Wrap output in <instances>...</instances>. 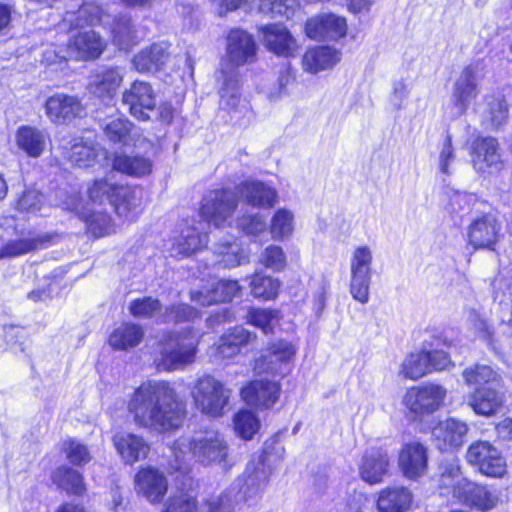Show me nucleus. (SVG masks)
<instances>
[{"label": "nucleus", "mask_w": 512, "mask_h": 512, "mask_svg": "<svg viewBox=\"0 0 512 512\" xmlns=\"http://www.w3.org/2000/svg\"><path fill=\"white\" fill-rule=\"evenodd\" d=\"M254 54L253 36L241 29H233L227 36L226 59L221 70H235L247 63Z\"/></svg>", "instance_id": "13"}, {"label": "nucleus", "mask_w": 512, "mask_h": 512, "mask_svg": "<svg viewBox=\"0 0 512 512\" xmlns=\"http://www.w3.org/2000/svg\"><path fill=\"white\" fill-rule=\"evenodd\" d=\"M281 287L279 279L272 276L258 277V298L274 299Z\"/></svg>", "instance_id": "62"}, {"label": "nucleus", "mask_w": 512, "mask_h": 512, "mask_svg": "<svg viewBox=\"0 0 512 512\" xmlns=\"http://www.w3.org/2000/svg\"><path fill=\"white\" fill-rule=\"evenodd\" d=\"M103 10L96 3H85L77 11L65 13L63 23L71 28L83 27L87 24H95L102 20Z\"/></svg>", "instance_id": "45"}, {"label": "nucleus", "mask_w": 512, "mask_h": 512, "mask_svg": "<svg viewBox=\"0 0 512 512\" xmlns=\"http://www.w3.org/2000/svg\"><path fill=\"white\" fill-rule=\"evenodd\" d=\"M241 201V216L237 219V225L244 233L254 236L256 233V214L254 212L256 206V183L254 181H246L239 186Z\"/></svg>", "instance_id": "24"}, {"label": "nucleus", "mask_w": 512, "mask_h": 512, "mask_svg": "<svg viewBox=\"0 0 512 512\" xmlns=\"http://www.w3.org/2000/svg\"><path fill=\"white\" fill-rule=\"evenodd\" d=\"M295 229V215L287 208L277 209L268 225V231L274 241H286L290 239Z\"/></svg>", "instance_id": "37"}, {"label": "nucleus", "mask_w": 512, "mask_h": 512, "mask_svg": "<svg viewBox=\"0 0 512 512\" xmlns=\"http://www.w3.org/2000/svg\"><path fill=\"white\" fill-rule=\"evenodd\" d=\"M347 29L346 19L333 13L316 15L305 24L306 35L313 40H338L346 36Z\"/></svg>", "instance_id": "12"}, {"label": "nucleus", "mask_w": 512, "mask_h": 512, "mask_svg": "<svg viewBox=\"0 0 512 512\" xmlns=\"http://www.w3.org/2000/svg\"><path fill=\"white\" fill-rule=\"evenodd\" d=\"M447 396V390L439 384L429 383L408 389L403 397L404 406L417 416L437 411Z\"/></svg>", "instance_id": "8"}, {"label": "nucleus", "mask_w": 512, "mask_h": 512, "mask_svg": "<svg viewBox=\"0 0 512 512\" xmlns=\"http://www.w3.org/2000/svg\"><path fill=\"white\" fill-rule=\"evenodd\" d=\"M196 508V499L194 492L189 489H177L169 498L168 510H179V512H192Z\"/></svg>", "instance_id": "56"}, {"label": "nucleus", "mask_w": 512, "mask_h": 512, "mask_svg": "<svg viewBox=\"0 0 512 512\" xmlns=\"http://www.w3.org/2000/svg\"><path fill=\"white\" fill-rule=\"evenodd\" d=\"M464 484L466 485V489L459 500L460 503L480 510L496 508L499 502V496L495 489L472 482Z\"/></svg>", "instance_id": "29"}, {"label": "nucleus", "mask_w": 512, "mask_h": 512, "mask_svg": "<svg viewBox=\"0 0 512 512\" xmlns=\"http://www.w3.org/2000/svg\"><path fill=\"white\" fill-rule=\"evenodd\" d=\"M51 234H36L32 231L21 232L20 238L11 240L3 247L1 257H16L43 248L52 241Z\"/></svg>", "instance_id": "27"}, {"label": "nucleus", "mask_w": 512, "mask_h": 512, "mask_svg": "<svg viewBox=\"0 0 512 512\" xmlns=\"http://www.w3.org/2000/svg\"><path fill=\"white\" fill-rule=\"evenodd\" d=\"M379 512H405L412 507V494L404 487L387 488L377 500Z\"/></svg>", "instance_id": "32"}, {"label": "nucleus", "mask_w": 512, "mask_h": 512, "mask_svg": "<svg viewBox=\"0 0 512 512\" xmlns=\"http://www.w3.org/2000/svg\"><path fill=\"white\" fill-rule=\"evenodd\" d=\"M501 231V225L492 215L475 219L467 229L468 242L474 249L494 250Z\"/></svg>", "instance_id": "14"}, {"label": "nucleus", "mask_w": 512, "mask_h": 512, "mask_svg": "<svg viewBox=\"0 0 512 512\" xmlns=\"http://www.w3.org/2000/svg\"><path fill=\"white\" fill-rule=\"evenodd\" d=\"M467 461L489 477H502L507 471V464L501 452L488 441L471 444L466 453Z\"/></svg>", "instance_id": "9"}, {"label": "nucleus", "mask_w": 512, "mask_h": 512, "mask_svg": "<svg viewBox=\"0 0 512 512\" xmlns=\"http://www.w3.org/2000/svg\"><path fill=\"white\" fill-rule=\"evenodd\" d=\"M428 451L419 441L404 444L399 452L398 466L403 475L409 479L423 476L427 470Z\"/></svg>", "instance_id": "15"}, {"label": "nucleus", "mask_w": 512, "mask_h": 512, "mask_svg": "<svg viewBox=\"0 0 512 512\" xmlns=\"http://www.w3.org/2000/svg\"><path fill=\"white\" fill-rule=\"evenodd\" d=\"M104 50V42L93 30L79 32L69 41L66 53L70 59L90 60L98 58Z\"/></svg>", "instance_id": "19"}, {"label": "nucleus", "mask_w": 512, "mask_h": 512, "mask_svg": "<svg viewBox=\"0 0 512 512\" xmlns=\"http://www.w3.org/2000/svg\"><path fill=\"white\" fill-rule=\"evenodd\" d=\"M296 6L297 0H260L259 10L288 18Z\"/></svg>", "instance_id": "59"}, {"label": "nucleus", "mask_w": 512, "mask_h": 512, "mask_svg": "<svg viewBox=\"0 0 512 512\" xmlns=\"http://www.w3.org/2000/svg\"><path fill=\"white\" fill-rule=\"evenodd\" d=\"M198 336L191 330L165 333L158 342L155 364L158 369L173 371L191 364L195 360Z\"/></svg>", "instance_id": "4"}, {"label": "nucleus", "mask_w": 512, "mask_h": 512, "mask_svg": "<svg viewBox=\"0 0 512 512\" xmlns=\"http://www.w3.org/2000/svg\"><path fill=\"white\" fill-rule=\"evenodd\" d=\"M282 315L276 309H258V328L263 333H274L275 329L280 325Z\"/></svg>", "instance_id": "60"}, {"label": "nucleus", "mask_w": 512, "mask_h": 512, "mask_svg": "<svg viewBox=\"0 0 512 512\" xmlns=\"http://www.w3.org/2000/svg\"><path fill=\"white\" fill-rule=\"evenodd\" d=\"M138 492L151 503H160L168 490V481L158 469L147 467L135 476Z\"/></svg>", "instance_id": "18"}, {"label": "nucleus", "mask_w": 512, "mask_h": 512, "mask_svg": "<svg viewBox=\"0 0 512 512\" xmlns=\"http://www.w3.org/2000/svg\"><path fill=\"white\" fill-rule=\"evenodd\" d=\"M250 333L243 327H235L220 338L216 351L220 358L230 359L241 352L250 340Z\"/></svg>", "instance_id": "39"}, {"label": "nucleus", "mask_w": 512, "mask_h": 512, "mask_svg": "<svg viewBox=\"0 0 512 512\" xmlns=\"http://www.w3.org/2000/svg\"><path fill=\"white\" fill-rule=\"evenodd\" d=\"M161 303L158 299L144 297L131 301L130 313L136 318H150L161 311Z\"/></svg>", "instance_id": "54"}, {"label": "nucleus", "mask_w": 512, "mask_h": 512, "mask_svg": "<svg viewBox=\"0 0 512 512\" xmlns=\"http://www.w3.org/2000/svg\"><path fill=\"white\" fill-rule=\"evenodd\" d=\"M298 348L295 343L286 339L269 341L262 349L258 358V373H268L284 377L289 372Z\"/></svg>", "instance_id": "7"}, {"label": "nucleus", "mask_w": 512, "mask_h": 512, "mask_svg": "<svg viewBox=\"0 0 512 512\" xmlns=\"http://www.w3.org/2000/svg\"><path fill=\"white\" fill-rule=\"evenodd\" d=\"M481 117L483 124L491 129L505 124L508 119V105L504 97L500 94L487 96Z\"/></svg>", "instance_id": "35"}, {"label": "nucleus", "mask_w": 512, "mask_h": 512, "mask_svg": "<svg viewBox=\"0 0 512 512\" xmlns=\"http://www.w3.org/2000/svg\"><path fill=\"white\" fill-rule=\"evenodd\" d=\"M52 481L58 488L74 495H82L86 486L81 473L68 466H60L52 473Z\"/></svg>", "instance_id": "42"}, {"label": "nucleus", "mask_w": 512, "mask_h": 512, "mask_svg": "<svg viewBox=\"0 0 512 512\" xmlns=\"http://www.w3.org/2000/svg\"><path fill=\"white\" fill-rule=\"evenodd\" d=\"M123 81L117 68L95 73L89 82L90 91L99 98H112Z\"/></svg>", "instance_id": "31"}, {"label": "nucleus", "mask_w": 512, "mask_h": 512, "mask_svg": "<svg viewBox=\"0 0 512 512\" xmlns=\"http://www.w3.org/2000/svg\"><path fill=\"white\" fill-rule=\"evenodd\" d=\"M223 78L222 86L219 89L220 108L231 112L240 105L239 79L235 70H221Z\"/></svg>", "instance_id": "36"}, {"label": "nucleus", "mask_w": 512, "mask_h": 512, "mask_svg": "<svg viewBox=\"0 0 512 512\" xmlns=\"http://www.w3.org/2000/svg\"><path fill=\"white\" fill-rule=\"evenodd\" d=\"M236 205V195L232 191L214 190L204 197L200 212L209 223L219 227L232 216Z\"/></svg>", "instance_id": "11"}, {"label": "nucleus", "mask_w": 512, "mask_h": 512, "mask_svg": "<svg viewBox=\"0 0 512 512\" xmlns=\"http://www.w3.org/2000/svg\"><path fill=\"white\" fill-rule=\"evenodd\" d=\"M255 426L256 416L253 409L241 410L234 417V429L245 440L253 438L256 433Z\"/></svg>", "instance_id": "53"}, {"label": "nucleus", "mask_w": 512, "mask_h": 512, "mask_svg": "<svg viewBox=\"0 0 512 512\" xmlns=\"http://www.w3.org/2000/svg\"><path fill=\"white\" fill-rule=\"evenodd\" d=\"M217 253L223 256V263L226 267L241 265L245 260V255L236 243L220 245Z\"/></svg>", "instance_id": "61"}, {"label": "nucleus", "mask_w": 512, "mask_h": 512, "mask_svg": "<svg viewBox=\"0 0 512 512\" xmlns=\"http://www.w3.org/2000/svg\"><path fill=\"white\" fill-rule=\"evenodd\" d=\"M137 426L164 433L178 429L186 417V405L175 388L164 380L143 382L127 405Z\"/></svg>", "instance_id": "1"}, {"label": "nucleus", "mask_w": 512, "mask_h": 512, "mask_svg": "<svg viewBox=\"0 0 512 512\" xmlns=\"http://www.w3.org/2000/svg\"><path fill=\"white\" fill-rule=\"evenodd\" d=\"M16 143L28 156L37 158L45 149L46 136L35 127L21 126L16 132Z\"/></svg>", "instance_id": "34"}, {"label": "nucleus", "mask_w": 512, "mask_h": 512, "mask_svg": "<svg viewBox=\"0 0 512 512\" xmlns=\"http://www.w3.org/2000/svg\"><path fill=\"white\" fill-rule=\"evenodd\" d=\"M430 371L429 356L426 351H418L409 354L401 365V373L404 377L417 380Z\"/></svg>", "instance_id": "48"}, {"label": "nucleus", "mask_w": 512, "mask_h": 512, "mask_svg": "<svg viewBox=\"0 0 512 512\" xmlns=\"http://www.w3.org/2000/svg\"><path fill=\"white\" fill-rule=\"evenodd\" d=\"M167 50L165 43H154L142 49L132 60L134 68L140 73L158 71L168 59Z\"/></svg>", "instance_id": "30"}, {"label": "nucleus", "mask_w": 512, "mask_h": 512, "mask_svg": "<svg viewBox=\"0 0 512 512\" xmlns=\"http://www.w3.org/2000/svg\"><path fill=\"white\" fill-rule=\"evenodd\" d=\"M232 390L210 375L200 377L192 387L191 396L195 407L206 416L216 418L225 414Z\"/></svg>", "instance_id": "5"}, {"label": "nucleus", "mask_w": 512, "mask_h": 512, "mask_svg": "<svg viewBox=\"0 0 512 512\" xmlns=\"http://www.w3.org/2000/svg\"><path fill=\"white\" fill-rule=\"evenodd\" d=\"M122 101L130 114L138 120L151 119L156 108V95L148 82L134 81L122 94Z\"/></svg>", "instance_id": "10"}, {"label": "nucleus", "mask_w": 512, "mask_h": 512, "mask_svg": "<svg viewBox=\"0 0 512 512\" xmlns=\"http://www.w3.org/2000/svg\"><path fill=\"white\" fill-rule=\"evenodd\" d=\"M97 157V151L91 143L83 142L79 140L75 142L69 153L68 158L71 163L78 167H89L91 166Z\"/></svg>", "instance_id": "51"}, {"label": "nucleus", "mask_w": 512, "mask_h": 512, "mask_svg": "<svg viewBox=\"0 0 512 512\" xmlns=\"http://www.w3.org/2000/svg\"><path fill=\"white\" fill-rule=\"evenodd\" d=\"M42 195L36 190L25 191L18 199L16 208L20 211L35 212L41 207Z\"/></svg>", "instance_id": "63"}, {"label": "nucleus", "mask_w": 512, "mask_h": 512, "mask_svg": "<svg viewBox=\"0 0 512 512\" xmlns=\"http://www.w3.org/2000/svg\"><path fill=\"white\" fill-rule=\"evenodd\" d=\"M207 244V235L199 234L194 227H188L181 232L173 244L172 252L176 256H189Z\"/></svg>", "instance_id": "44"}, {"label": "nucleus", "mask_w": 512, "mask_h": 512, "mask_svg": "<svg viewBox=\"0 0 512 512\" xmlns=\"http://www.w3.org/2000/svg\"><path fill=\"white\" fill-rule=\"evenodd\" d=\"M281 385L278 381L262 378L258 380V412L271 409L278 401Z\"/></svg>", "instance_id": "50"}, {"label": "nucleus", "mask_w": 512, "mask_h": 512, "mask_svg": "<svg viewBox=\"0 0 512 512\" xmlns=\"http://www.w3.org/2000/svg\"><path fill=\"white\" fill-rule=\"evenodd\" d=\"M113 442L122 459L129 464L144 459L150 450L143 437L132 433L117 434Z\"/></svg>", "instance_id": "26"}, {"label": "nucleus", "mask_w": 512, "mask_h": 512, "mask_svg": "<svg viewBox=\"0 0 512 512\" xmlns=\"http://www.w3.org/2000/svg\"><path fill=\"white\" fill-rule=\"evenodd\" d=\"M473 167L482 173H491L500 170L502 167L499 145L493 137H478L472 144Z\"/></svg>", "instance_id": "16"}, {"label": "nucleus", "mask_w": 512, "mask_h": 512, "mask_svg": "<svg viewBox=\"0 0 512 512\" xmlns=\"http://www.w3.org/2000/svg\"><path fill=\"white\" fill-rule=\"evenodd\" d=\"M498 387L475 388L467 395L468 406L480 416L489 417L498 412L503 404V395Z\"/></svg>", "instance_id": "21"}, {"label": "nucleus", "mask_w": 512, "mask_h": 512, "mask_svg": "<svg viewBox=\"0 0 512 512\" xmlns=\"http://www.w3.org/2000/svg\"><path fill=\"white\" fill-rule=\"evenodd\" d=\"M265 45L268 50L279 56L292 57L297 53L298 45L286 27L270 25L264 30Z\"/></svg>", "instance_id": "23"}, {"label": "nucleus", "mask_w": 512, "mask_h": 512, "mask_svg": "<svg viewBox=\"0 0 512 512\" xmlns=\"http://www.w3.org/2000/svg\"><path fill=\"white\" fill-rule=\"evenodd\" d=\"M63 449L66 453L67 459L74 465L82 466L91 460L87 446L74 439L65 441Z\"/></svg>", "instance_id": "57"}, {"label": "nucleus", "mask_w": 512, "mask_h": 512, "mask_svg": "<svg viewBox=\"0 0 512 512\" xmlns=\"http://www.w3.org/2000/svg\"><path fill=\"white\" fill-rule=\"evenodd\" d=\"M89 208H87V222L89 230L96 237H102L109 234L112 230V220L109 212L111 211L107 202L103 205L94 204L89 198Z\"/></svg>", "instance_id": "41"}, {"label": "nucleus", "mask_w": 512, "mask_h": 512, "mask_svg": "<svg viewBox=\"0 0 512 512\" xmlns=\"http://www.w3.org/2000/svg\"><path fill=\"white\" fill-rule=\"evenodd\" d=\"M260 262L273 271H282L287 265V258L281 246L271 244L263 250Z\"/></svg>", "instance_id": "55"}, {"label": "nucleus", "mask_w": 512, "mask_h": 512, "mask_svg": "<svg viewBox=\"0 0 512 512\" xmlns=\"http://www.w3.org/2000/svg\"><path fill=\"white\" fill-rule=\"evenodd\" d=\"M113 42L121 49H128L137 42L132 20L127 15L116 16L112 27Z\"/></svg>", "instance_id": "46"}, {"label": "nucleus", "mask_w": 512, "mask_h": 512, "mask_svg": "<svg viewBox=\"0 0 512 512\" xmlns=\"http://www.w3.org/2000/svg\"><path fill=\"white\" fill-rule=\"evenodd\" d=\"M101 127L110 141L123 145L129 143L133 125L121 115H110L106 117L103 119Z\"/></svg>", "instance_id": "43"}, {"label": "nucleus", "mask_w": 512, "mask_h": 512, "mask_svg": "<svg viewBox=\"0 0 512 512\" xmlns=\"http://www.w3.org/2000/svg\"><path fill=\"white\" fill-rule=\"evenodd\" d=\"M88 193L94 204L101 206L107 202L110 210L124 218L136 215L144 205L142 188L118 185L107 179L94 181Z\"/></svg>", "instance_id": "3"}, {"label": "nucleus", "mask_w": 512, "mask_h": 512, "mask_svg": "<svg viewBox=\"0 0 512 512\" xmlns=\"http://www.w3.org/2000/svg\"><path fill=\"white\" fill-rule=\"evenodd\" d=\"M340 60V52L330 46H318L306 51L303 56L305 71L316 74L333 67Z\"/></svg>", "instance_id": "28"}, {"label": "nucleus", "mask_w": 512, "mask_h": 512, "mask_svg": "<svg viewBox=\"0 0 512 512\" xmlns=\"http://www.w3.org/2000/svg\"><path fill=\"white\" fill-rule=\"evenodd\" d=\"M466 313L467 321L475 335L489 346H494L496 342L494 330L487 317L475 308H469Z\"/></svg>", "instance_id": "49"}, {"label": "nucleus", "mask_w": 512, "mask_h": 512, "mask_svg": "<svg viewBox=\"0 0 512 512\" xmlns=\"http://www.w3.org/2000/svg\"><path fill=\"white\" fill-rule=\"evenodd\" d=\"M226 450L224 441L215 431L199 433L192 439L181 437L171 448L173 460L169 462V470L171 473L179 472L186 482L191 480L187 474L192 457H196L204 464L220 463L226 457Z\"/></svg>", "instance_id": "2"}, {"label": "nucleus", "mask_w": 512, "mask_h": 512, "mask_svg": "<svg viewBox=\"0 0 512 512\" xmlns=\"http://www.w3.org/2000/svg\"><path fill=\"white\" fill-rule=\"evenodd\" d=\"M468 432L465 422L453 418L439 422L432 429V437L435 445L441 450L462 446Z\"/></svg>", "instance_id": "20"}, {"label": "nucleus", "mask_w": 512, "mask_h": 512, "mask_svg": "<svg viewBox=\"0 0 512 512\" xmlns=\"http://www.w3.org/2000/svg\"><path fill=\"white\" fill-rule=\"evenodd\" d=\"M439 476V487L444 490L443 493H451L452 496L460 500L463 495L466 485L470 481L462 476L459 461L457 459H451L443 462L440 467Z\"/></svg>", "instance_id": "25"}, {"label": "nucleus", "mask_w": 512, "mask_h": 512, "mask_svg": "<svg viewBox=\"0 0 512 512\" xmlns=\"http://www.w3.org/2000/svg\"><path fill=\"white\" fill-rule=\"evenodd\" d=\"M49 119L57 124H63L84 113V106L76 96L57 93L49 97L45 104Z\"/></svg>", "instance_id": "17"}, {"label": "nucleus", "mask_w": 512, "mask_h": 512, "mask_svg": "<svg viewBox=\"0 0 512 512\" xmlns=\"http://www.w3.org/2000/svg\"><path fill=\"white\" fill-rule=\"evenodd\" d=\"M152 161L140 155L120 154L113 160V168L121 173L133 177H143L152 171Z\"/></svg>", "instance_id": "40"}, {"label": "nucleus", "mask_w": 512, "mask_h": 512, "mask_svg": "<svg viewBox=\"0 0 512 512\" xmlns=\"http://www.w3.org/2000/svg\"><path fill=\"white\" fill-rule=\"evenodd\" d=\"M145 332L139 324L123 323L113 330L109 336V344L117 350H128L139 345Z\"/></svg>", "instance_id": "33"}, {"label": "nucleus", "mask_w": 512, "mask_h": 512, "mask_svg": "<svg viewBox=\"0 0 512 512\" xmlns=\"http://www.w3.org/2000/svg\"><path fill=\"white\" fill-rule=\"evenodd\" d=\"M361 478L370 484L383 481L389 471V457L381 449H371L362 458L359 468Z\"/></svg>", "instance_id": "22"}, {"label": "nucleus", "mask_w": 512, "mask_h": 512, "mask_svg": "<svg viewBox=\"0 0 512 512\" xmlns=\"http://www.w3.org/2000/svg\"><path fill=\"white\" fill-rule=\"evenodd\" d=\"M239 292V285L237 281L233 280H221L219 281L212 291V294L208 297H203L202 292H197V298L193 296V299L198 301L201 305H210L216 302H227L232 300Z\"/></svg>", "instance_id": "47"}, {"label": "nucleus", "mask_w": 512, "mask_h": 512, "mask_svg": "<svg viewBox=\"0 0 512 512\" xmlns=\"http://www.w3.org/2000/svg\"><path fill=\"white\" fill-rule=\"evenodd\" d=\"M485 66L476 61L466 66L454 83L451 103L446 107L451 117L466 113L471 102L478 95V82L484 75Z\"/></svg>", "instance_id": "6"}, {"label": "nucleus", "mask_w": 512, "mask_h": 512, "mask_svg": "<svg viewBox=\"0 0 512 512\" xmlns=\"http://www.w3.org/2000/svg\"><path fill=\"white\" fill-rule=\"evenodd\" d=\"M462 377L465 383L475 388L499 387L501 383V376L489 365L477 364L467 367L462 372Z\"/></svg>", "instance_id": "38"}, {"label": "nucleus", "mask_w": 512, "mask_h": 512, "mask_svg": "<svg viewBox=\"0 0 512 512\" xmlns=\"http://www.w3.org/2000/svg\"><path fill=\"white\" fill-rule=\"evenodd\" d=\"M371 275H350V293L354 300L366 304L369 301Z\"/></svg>", "instance_id": "58"}, {"label": "nucleus", "mask_w": 512, "mask_h": 512, "mask_svg": "<svg viewBox=\"0 0 512 512\" xmlns=\"http://www.w3.org/2000/svg\"><path fill=\"white\" fill-rule=\"evenodd\" d=\"M454 159L455 153L452 146V138L447 134L439 154V170L442 174L451 175L450 164Z\"/></svg>", "instance_id": "64"}, {"label": "nucleus", "mask_w": 512, "mask_h": 512, "mask_svg": "<svg viewBox=\"0 0 512 512\" xmlns=\"http://www.w3.org/2000/svg\"><path fill=\"white\" fill-rule=\"evenodd\" d=\"M373 254L368 246L355 248L350 259V275L372 276Z\"/></svg>", "instance_id": "52"}]
</instances>
